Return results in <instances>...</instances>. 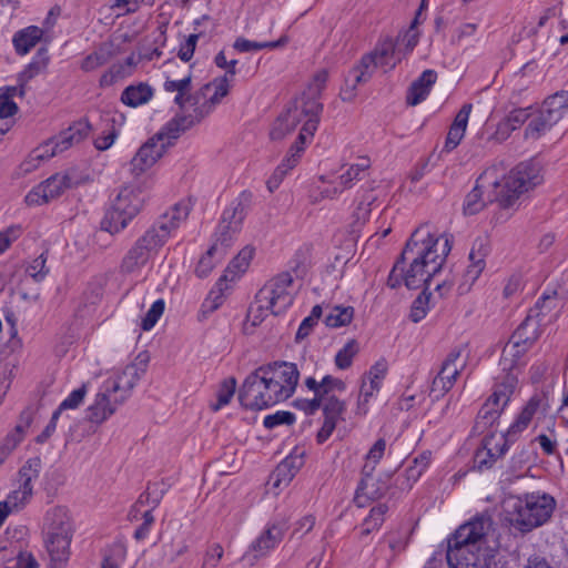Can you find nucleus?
<instances>
[{"mask_svg": "<svg viewBox=\"0 0 568 568\" xmlns=\"http://www.w3.org/2000/svg\"><path fill=\"white\" fill-rule=\"evenodd\" d=\"M453 245V236L432 234L428 225L417 227L408 239L395 262L387 286L397 288L404 284L408 290L428 288L430 280L440 272Z\"/></svg>", "mask_w": 568, "mask_h": 568, "instance_id": "f257e3e1", "label": "nucleus"}, {"mask_svg": "<svg viewBox=\"0 0 568 568\" xmlns=\"http://www.w3.org/2000/svg\"><path fill=\"white\" fill-rule=\"evenodd\" d=\"M189 214L190 206L183 202L174 204L161 214L128 250L120 264L121 272L131 274L141 270L149 262L151 254L166 243L172 232L187 219Z\"/></svg>", "mask_w": 568, "mask_h": 568, "instance_id": "f03ea898", "label": "nucleus"}, {"mask_svg": "<svg viewBox=\"0 0 568 568\" xmlns=\"http://www.w3.org/2000/svg\"><path fill=\"white\" fill-rule=\"evenodd\" d=\"M555 508V498L540 491L527 493L506 503L507 519L520 532H529L545 525Z\"/></svg>", "mask_w": 568, "mask_h": 568, "instance_id": "7ed1b4c3", "label": "nucleus"}, {"mask_svg": "<svg viewBox=\"0 0 568 568\" xmlns=\"http://www.w3.org/2000/svg\"><path fill=\"white\" fill-rule=\"evenodd\" d=\"M490 524L489 518L479 517L459 526L447 540V562L452 568H486L474 550L484 539Z\"/></svg>", "mask_w": 568, "mask_h": 568, "instance_id": "20e7f679", "label": "nucleus"}, {"mask_svg": "<svg viewBox=\"0 0 568 568\" xmlns=\"http://www.w3.org/2000/svg\"><path fill=\"white\" fill-rule=\"evenodd\" d=\"M204 113L197 115H178L169 121L165 126L150 138L144 144L140 146L134 158L131 160V172L133 175L139 176L155 164L165 153L168 145L163 142L164 138L175 140L181 133L185 132L196 123L204 119Z\"/></svg>", "mask_w": 568, "mask_h": 568, "instance_id": "39448f33", "label": "nucleus"}, {"mask_svg": "<svg viewBox=\"0 0 568 568\" xmlns=\"http://www.w3.org/2000/svg\"><path fill=\"white\" fill-rule=\"evenodd\" d=\"M539 405L540 398L532 396L524 406L515 422L498 440H496L494 434L485 436L481 447L476 450L474 456L475 467L479 470L491 468L497 459L507 453L509 444L517 439L518 434L528 427Z\"/></svg>", "mask_w": 568, "mask_h": 568, "instance_id": "423d86ee", "label": "nucleus"}, {"mask_svg": "<svg viewBox=\"0 0 568 568\" xmlns=\"http://www.w3.org/2000/svg\"><path fill=\"white\" fill-rule=\"evenodd\" d=\"M139 375L134 365L126 366L121 375L106 379L97 394L88 412L91 423L101 424L113 415L119 405H122L135 386Z\"/></svg>", "mask_w": 568, "mask_h": 568, "instance_id": "0eeeda50", "label": "nucleus"}, {"mask_svg": "<svg viewBox=\"0 0 568 568\" xmlns=\"http://www.w3.org/2000/svg\"><path fill=\"white\" fill-rule=\"evenodd\" d=\"M145 196L139 187L123 186L111 201L100 222L102 231L111 235L122 232L143 210Z\"/></svg>", "mask_w": 568, "mask_h": 568, "instance_id": "6e6552de", "label": "nucleus"}, {"mask_svg": "<svg viewBox=\"0 0 568 568\" xmlns=\"http://www.w3.org/2000/svg\"><path fill=\"white\" fill-rule=\"evenodd\" d=\"M542 182L540 166L532 162L517 164L501 182L495 180L496 201L503 209L513 207L521 194Z\"/></svg>", "mask_w": 568, "mask_h": 568, "instance_id": "1a4fd4ad", "label": "nucleus"}, {"mask_svg": "<svg viewBox=\"0 0 568 568\" xmlns=\"http://www.w3.org/2000/svg\"><path fill=\"white\" fill-rule=\"evenodd\" d=\"M303 111L310 119L304 122L296 141L292 144L286 156L267 180L266 186L271 193L278 189L285 175L297 165L304 152L305 144L313 138L317 130L323 104L310 101L304 105Z\"/></svg>", "mask_w": 568, "mask_h": 568, "instance_id": "9d476101", "label": "nucleus"}, {"mask_svg": "<svg viewBox=\"0 0 568 568\" xmlns=\"http://www.w3.org/2000/svg\"><path fill=\"white\" fill-rule=\"evenodd\" d=\"M303 111L310 119L304 122L296 141L292 144L286 156L267 180L266 186L271 193L278 189L285 175L297 165L304 152L305 144L313 138L317 130L323 104L310 101L304 105Z\"/></svg>", "mask_w": 568, "mask_h": 568, "instance_id": "9b49d317", "label": "nucleus"}, {"mask_svg": "<svg viewBox=\"0 0 568 568\" xmlns=\"http://www.w3.org/2000/svg\"><path fill=\"white\" fill-rule=\"evenodd\" d=\"M303 111L310 119L304 122L296 141L292 144L286 156L267 180L266 186L271 193L278 189L285 175L297 165L304 152L305 144L313 138L317 130L323 104L310 101L304 105Z\"/></svg>", "mask_w": 568, "mask_h": 568, "instance_id": "f8f14e48", "label": "nucleus"}, {"mask_svg": "<svg viewBox=\"0 0 568 568\" xmlns=\"http://www.w3.org/2000/svg\"><path fill=\"white\" fill-rule=\"evenodd\" d=\"M517 386L518 378L516 374L510 373L498 375L495 378L493 393L483 404L477 414V428L485 429L487 427H491L499 419Z\"/></svg>", "mask_w": 568, "mask_h": 568, "instance_id": "ddd939ff", "label": "nucleus"}, {"mask_svg": "<svg viewBox=\"0 0 568 568\" xmlns=\"http://www.w3.org/2000/svg\"><path fill=\"white\" fill-rule=\"evenodd\" d=\"M252 197L253 195L250 191H243L231 202L230 206L223 211L214 241V243H217L221 256L226 253L235 235L241 231L243 221L251 206Z\"/></svg>", "mask_w": 568, "mask_h": 568, "instance_id": "4468645a", "label": "nucleus"}, {"mask_svg": "<svg viewBox=\"0 0 568 568\" xmlns=\"http://www.w3.org/2000/svg\"><path fill=\"white\" fill-rule=\"evenodd\" d=\"M293 277L288 272H283L271 278L257 293L256 303L258 310L270 311L273 315L284 313L294 301L291 292Z\"/></svg>", "mask_w": 568, "mask_h": 568, "instance_id": "2eb2a0df", "label": "nucleus"}, {"mask_svg": "<svg viewBox=\"0 0 568 568\" xmlns=\"http://www.w3.org/2000/svg\"><path fill=\"white\" fill-rule=\"evenodd\" d=\"M556 292H554L552 295L542 294V296L538 298L535 306L529 310L526 318L513 333L511 336H514L515 339L524 344L526 343L531 347L534 346L542 333L541 327L550 322V320L547 321L546 317L556 307Z\"/></svg>", "mask_w": 568, "mask_h": 568, "instance_id": "dca6fc26", "label": "nucleus"}, {"mask_svg": "<svg viewBox=\"0 0 568 568\" xmlns=\"http://www.w3.org/2000/svg\"><path fill=\"white\" fill-rule=\"evenodd\" d=\"M80 184L74 170L58 172L33 187L26 196L28 205H41L59 197L65 190Z\"/></svg>", "mask_w": 568, "mask_h": 568, "instance_id": "f3484780", "label": "nucleus"}, {"mask_svg": "<svg viewBox=\"0 0 568 568\" xmlns=\"http://www.w3.org/2000/svg\"><path fill=\"white\" fill-rule=\"evenodd\" d=\"M91 130L88 120H80L70 125L67 130L60 132L57 136L50 139L43 145L39 146L34 156L52 158L61 153L74 144L84 140Z\"/></svg>", "mask_w": 568, "mask_h": 568, "instance_id": "a211bd4d", "label": "nucleus"}, {"mask_svg": "<svg viewBox=\"0 0 568 568\" xmlns=\"http://www.w3.org/2000/svg\"><path fill=\"white\" fill-rule=\"evenodd\" d=\"M265 385L258 368L251 373L239 390L240 404L246 409L260 410L270 407Z\"/></svg>", "mask_w": 568, "mask_h": 568, "instance_id": "6ab92c4d", "label": "nucleus"}, {"mask_svg": "<svg viewBox=\"0 0 568 568\" xmlns=\"http://www.w3.org/2000/svg\"><path fill=\"white\" fill-rule=\"evenodd\" d=\"M373 471L374 466L364 465L362 479L354 496V503L359 508L366 507L372 500L382 498L388 489L385 481L373 477Z\"/></svg>", "mask_w": 568, "mask_h": 568, "instance_id": "aec40b11", "label": "nucleus"}, {"mask_svg": "<svg viewBox=\"0 0 568 568\" xmlns=\"http://www.w3.org/2000/svg\"><path fill=\"white\" fill-rule=\"evenodd\" d=\"M72 534L51 532L43 535V542L50 562L48 568H64L70 556Z\"/></svg>", "mask_w": 568, "mask_h": 568, "instance_id": "412c9836", "label": "nucleus"}, {"mask_svg": "<svg viewBox=\"0 0 568 568\" xmlns=\"http://www.w3.org/2000/svg\"><path fill=\"white\" fill-rule=\"evenodd\" d=\"M258 372L272 377L280 386L294 394L298 383L300 372L296 364L288 362H274L258 367Z\"/></svg>", "mask_w": 568, "mask_h": 568, "instance_id": "4be33fe9", "label": "nucleus"}, {"mask_svg": "<svg viewBox=\"0 0 568 568\" xmlns=\"http://www.w3.org/2000/svg\"><path fill=\"white\" fill-rule=\"evenodd\" d=\"M530 348L531 346L528 344H524L520 341L515 339L514 336H510L501 352L499 365L501 366L503 373L500 375L511 373L518 376L519 368L526 364L524 357Z\"/></svg>", "mask_w": 568, "mask_h": 568, "instance_id": "5701e85b", "label": "nucleus"}, {"mask_svg": "<svg viewBox=\"0 0 568 568\" xmlns=\"http://www.w3.org/2000/svg\"><path fill=\"white\" fill-rule=\"evenodd\" d=\"M283 528L278 525L267 527L250 546L247 552L242 557L243 560H248L253 565L254 560L258 557L265 556L273 549L283 538Z\"/></svg>", "mask_w": 568, "mask_h": 568, "instance_id": "b1692460", "label": "nucleus"}, {"mask_svg": "<svg viewBox=\"0 0 568 568\" xmlns=\"http://www.w3.org/2000/svg\"><path fill=\"white\" fill-rule=\"evenodd\" d=\"M374 70L373 57L363 55L359 63L349 70L345 79V89L342 92V99L351 101L355 97L357 85L366 83L372 78Z\"/></svg>", "mask_w": 568, "mask_h": 568, "instance_id": "393cba45", "label": "nucleus"}, {"mask_svg": "<svg viewBox=\"0 0 568 568\" xmlns=\"http://www.w3.org/2000/svg\"><path fill=\"white\" fill-rule=\"evenodd\" d=\"M310 101H315L320 103L315 99H307L303 105H305ZM304 106H302V111L298 112L297 106L294 108H287L285 112L278 115L276 119L271 132L270 136L272 140H282L286 134L291 133L296 125L300 123L301 119L300 116L303 114L306 119V121L310 119L308 115H306L303 111Z\"/></svg>", "mask_w": 568, "mask_h": 568, "instance_id": "a878e982", "label": "nucleus"}, {"mask_svg": "<svg viewBox=\"0 0 568 568\" xmlns=\"http://www.w3.org/2000/svg\"><path fill=\"white\" fill-rule=\"evenodd\" d=\"M73 534L69 510L63 506L50 508L43 518L42 534Z\"/></svg>", "mask_w": 568, "mask_h": 568, "instance_id": "bb28decb", "label": "nucleus"}, {"mask_svg": "<svg viewBox=\"0 0 568 568\" xmlns=\"http://www.w3.org/2000/svg\"><path fill=\"white\" fill-rule=\"evenodd\" d=\"M437 80L436 71L427 69L412 82L407 90L406 102L408 105L415 106L423 102L429 94L432 87Z\"/></svg>", "mask_w": 568, "mask_h": 568, "instance_id": "cd10ccee", "label": "nucleus"}, {"mask_svg": "<svg viewBox=\"0 0 568 568\" xmlns=\"http://www.w3.org/2000/svg\"><path fill=\"white\" fill-rule=\"evenodd\" d=\"M471 108L473 105L467 103L458 111L449 128L443 151L450 152L458 146L465 135Z\"/></svg>", "mask_w": 568, "mask_h": 568, "instance_id": "c85d7f7f", "label": "nucleus"}, {"mask_svg": "<svg viewBox=\"0 0 568 568\" xmlns=\"http://www.w3.org/2000/svg\"><path fill=\"white\" fill-rule=\"evenodd\" d=\"M43 30L37 26H29L17 31L12 38V44L18 55H26L42 39Z\"/></svg>", "mask_w": 568, "mask_h": 568, "instance_id": "c756f323", "label": "nucleus"}, {"mask_svg": "<svg viewBox=\"0 0 568 568\" xmlns=\"http://www.w3.org/2000/svg\"><path fill=\"white\" fill-rule=\"evenodd\" d=\"M366 55L373 57L375 69L382 67L386 70H393L402 60V57L397 53L396 44L392 40L382 42L373 52Z\"/></svg>", "mask_w": 568, "mask_h": 568, "instance_id": "7c9ffc66", "label": "nucleus"}, {"mask_svg": "<svg viewBox=\"0 0 568 568\" xmlns=\"http://www.w3.org/2000/svg\"><path fill=\"white\" fill-rule=\"evenodd\" d=\"M153 89L144 82L131 84L121 93V102L131 108H138L148 103L153 98Z\"/></svg>", "mask_w": 568, "mask_h": 568, "instance_id": "2f4dec72", "label": "nucleus"}, {"mask_svg": "<svg viewBox=\"0 0 568 568\" xmlns=\"http://www.w3.org/2000/svg\"><path fill=\"white\" fill-rule=\"evenodd\" d=\"M49 61L50 57L48 49L45 47L39 48L32 61L28 63L21 72L18 73L17 82L28 84L32 79L47 70Z\"/></svg>", "mask_w": 568, "mask_h": 568, "instance_id": "473e14b6", "label": "nucleus"}, {"mask_svg": "<svg viewBox=\"0 0 568 568\" xmlns=\"http://www.w3.org/2000/svg\"><path fill=\"white\" fill-rule=\"evenodd\" d=\"M305 386L312 392H318L324 398L335 396L334 392H344L346 384L332 375H325L321 382L310 376L304 381Z\"/></svg>", "mask_w": 568, "mask_h": 568, "instance_id": "72a5a7b5", "label": "nucleus"}, {"mask_svg": "<svg viewBox=\"0 0 568 568\" xmlns=\"http://www.w3.org/2000/svg\"><path fill=\"white\" fill-rule=\"evenodd\" d=\"M41 469V459L39 457L30 458L19 470V483L22 488V499H28L32 495V480L39 477Z\"/></svg>", "mask_w": 568, "mask_h": 568, "instance_id": "f704fd0d", "label": "nucleus"}, {"mask_svg": "<svg viewBox=\"0 0 568 568\" xmlns=\"http://www.w3.org/2000/svg\"><path fill=\"white\" fill-rule=\"evenodd\" d=\"M254 255V248L245 246L240 253L230 262L224 274L220 278H224L225 282L234 281L237 276L243 274Z\"/></svg>", "mask_w": 568, "mask_h": 568, "instance_id": "c9c22d12", "label": "nucleus"}, {"mask_svg": "<svg viewBox=\"0 0 568 568\" xmlns=\"http://www.w3.org/2000/svg\"><path fill=\"white\" fill-rule=\"evenodd\" d=\"M462 349L456 347L452 349L444 359L439 373L446 378L447 384L454 386L460 372L465 366V362L460 361Z\"/></svg>", "mask_w": 568, "mask_h": 568, "instance_id": "e433bc0d", "label": "nucleus"}, {"mask_svg": "<svg viewBox=\"0 0 568 568\" xmlns=\"http://www.w3.org/2000/svg\"><path fill=\"white\" fill-rule=\"evenodd\" d=\"M557 122L556 116H551L541 109L539 113L527 124L525 129V136L536 140L549 131Z\"/></svg>", "mask_w": 568, "mask_h": 568, "instance_id": "4c0bfd02", "label": "nucleus"}, {"mask_svg": "<svg viewBox=\"0 0 568 568\" xmlns=\"http://www.w3.org/2000/svg\"><path fill=\"white\" fill-rule=\"evenodd\" d=\"M489 171H485L476 181V185L474 189L466 195L465 202H464V213L466 215H474L480 212L484 206L485 202L483 200V190L479 185L480 181H484L488 178Z\"/></svg>", "mask_w": 568, "mask_h": 568, "instance_id": "58836bf2", "label": "nucleus"}, {"mask_svg": "<svg viewBox=\"0 0 568 568\" xmlns=\"http://www.w3.org/2000/svg\"><path fill=\"white\" fill-rule=\"evenodd\" d=\"M324 422L337 425L339 420H344L343 415L346 413V403L336 396L326 397L322 405Z\"/></svg>", "mask_w": 568, "mask_h": 568, "instance_id": "ea45409f", "label": "nucleus"}, {"mask_svg": "<svg viewBox=\"0 0 568 568\" xmlns=\"http://www.w3.org/2000/svg\"><path fill=\"white\" fill-rule=\"evenodd\" d=\"M541 109L551 116H556V120L559 121L562 118L564 111L568 109V91H559L548 97L544 101Z\"/></svg>", "mask_w": 568, "mask_h": 568, "instance_id": "a19ab883", "label": "nucleus"}, {"mask_svg": "<svg viewBox=\"0 0 568 568\" xmlns=\"http://www.w3.org/2000/svg\"><path fill=\"white\" fill-rule=\"evenodd\" d=\"M387 511L388 506L384 503H379L376 506H374L362 524L361 535L367 536L373 530L378 529L383 525Z\"/></svg>", "mask_w": 568, "mask_h": 568, "instance_id": "79ce46f5", "label": "nucleus"}, {"mask_svg": "<svg viewBox=\"0 0 568 568\" xmlns=\"http://www.w3.org/2000/svg\"><path fill=\"white\" fill-rule=\"evenodd\" d=\"M354 317V308L352 306H334L325 316V324L328 327L337 328L348 325Z\"/></svg>", "mask_w": 568, "mask_h": 568, "instance_id": "37998d69", "label": "nucleus"}, {"mask_svg": "<svg viewBox=\"0 0 568 568\" xmlns=\"http://www.w3.org/2000/svg\"><path fill=\"white\" fill-rule=\"evenodd\" d=\"M229 288L224 278H219L215 287L210 291L207 297L202 304V312L204 314L216 311L224 302V292Z\"/></svg>", "mask_w": 568, "mask_h": 568, "instance_id": "c03bdc74", "label": "nucleus"}, {"mask_svg": "<svg viewBox=\"0 0 568 568\" xmlns=\"http://www.w3.org/2000/svg\"><path fill=\"white\" fill-rule=\"evenodd\" d=\"M369 165L371 161L368 158H359L356 163L352 164L347 171L339 176L343 189H349L353 186L354 181L362 180Z\"/></svg>", "mask_w": 568, "mask_h": 568, "instance_id": "a18cd8bd", "label": "nucleus"}, {"mask_svg": "<svg viewBox=\"0 0 568 568\" xmlns=\"http://www.w3.org/2000/svg\"><path fill=\"white\" fill-rule=\"evenodd\" d=\"M263 383L265 385L266 397L268 398L270 406H273L280 402L286 400L293 394L290 393L285 387L280 386L276 381L272 377L266 376L264 373L258 372Z\"/></svg>", "mask_w": 568, "mask_h": 568, "instance_id": "49530a36", "label": "nucleus"}, {"mask_svg": "<svg viewBox=\"0 0 568 568\" xmlns=\"http://www.w3.org/2000/svg\"><path fill=\"white\" fill-rule=\"evenodd\" d=\"M229 79L227 75L222 77L217 84L215 85L214 94L201 105V108H194L193 113L190 115H197L199 113H204V118L210 113L212 105L220 102L222 98H224L229 93Z\"/></svg>", "mask_w": 568, "mask_h": 568, "instance_id": "de8ad7c7", "label": "nucleus"}, {"mask_svg": "<svg viewBox=\"0 0 568 568\" xmlns=\"http://www.w3.org/2000/svg\"><path fill=\"white\" fill-rule=\"evenodd\" d=\"M132 74L133 72L124 63H114L101 75L99 84L101 88H108Z\"/></svg>", "mask_w": 568, "mask_h": 568, "instance_id": "09e8293b", "label": "nucleus"}, {"mask_svg": "<svg viewBox=\"0 0 568 568\" xmlns=\"http://www.w3.org/2000/svg\"><path fill=\"white\" fill-rule=\"evenodd\" d=\"M359 352L358 343L355 339L348 341L335 355V365L338 369H347L352 366L353 359Z\"/></svg>", "mask_w": 568, "mask_h": 568, "instance_id": "8fccbe9b", "label": "nucleus"}, {"mask_svg": "<svg viewBox=\"0 0 568 568\" xmlns=\"http://www.w3.org/2000/svg\"><path fill=\"white\" fill-rule=\"evenodd\" d=\"M426 291L427 290L424 288L412 303L409 318L414 323L420 322L428 313L430 293Z\"/></svg>", "mask_w": 568, "mask_h": 568, "instance_id": "3c124183", "label": "nucleus"}, {"mask_svg": "<svg viewBox=\"0 0 568 568\" xmlns=\"http://www.w3.org/2000/svg\"><path fill=\"white\" fill-rule=\"evenodd\" d=\"M111 52L104 48H100L99 50L87 55L81 62V70L84 72H91L105 63L111 59Z\"/></svg>", "mask_w": 568, "mask_h": 568, "instance_id": "603ef678", "label": "nucleus"}, {"mask_svg": "<svg viewBox=\"0 0 568 568\" xmlns=\"http://www.w3.org/2000/svg\"><path fill=\"white\" fill-rule=\"evenodd\" d=\"M284 43L283 39H280L277 41H270V42H257V41H251L245 38H237L234 41L233 48L237 50L239 52H251V51H258L266 48H277Z\"/></svg>", "mask_w": 568, "mask_h": 568, "instance_id": "864d4df0", "label": "nucleus"}, {"mask_svg": "<svg viewBox=\"0 0 568 568\" xmlns=\"http://www.w3.org/2000/svg\"><path fill=\"white\" fill-rule=\"evenodd\" d=\"M236 389V379L234 377L226 378L222 382L219 390H217V402L216 404L212 405L211 408L213 410H219L223 406L227 405Z\"/></svg>", "mask_w": 568, "mask_h": 568, "instance_id": "5fc2aeb1", "label": "nucleus"}, {"mask_svg": "<svg viewBox=\"0 0 568 568\" xmlns=\"http://www.w3.org/2000/svg\"><path fill=\"white\" fill-rule=\"evenodd\" d=\"M210 90L211 84H205L194 94H191L190 92H178L174 98V102L180 108H184L186 104L197 108L196 105L200 103L201 99H204Z\"/></svg>", "mask_w": 568, "mask_h": 568, "instance_id": "6e6d98bb", "label": "nucleus"}, {"mask_svg": "<svg viewBox=\"0 0 568 568\" xmlns=\"http://www.w3.org/2000/svg\"><path fill=\"white\" fill-rule=\"evenodd\" d=\"M214 254H220L217 243H213L206 253L200 258L195 267V274L200 278L206 277L213 270L214 263L212 258Z\"/></svg>", "mask_w": 568, "mask_h": 568, "instance_id": "4d7b16f0", "label": "nucleus"}, {"mask_svg": "<svg viewBox=\"0 0 568 568\" xmlns=\"http://www.w3.org/2000/svg\"><path fill=\"white\" fill-rule=\"evenodd\" d=\"M164 301L163 300H156L150 307V310L146 312L145 316L142 318L141 322V328L143 331H150L154 327L159 318L162 316L164 312Z\"/></svg>", "mask_w": 568, "mask_h": 568, "instance_id": "13d9d810", "label": "nucleus"}, {"mask_svg": "<svg viewBox=\"0 0 568 568\" xmlns=\"http://www.w3.org/2000/svg\"><path fill=\"white\" fill-rule=\"evenodd\" d=\"M485 261H470L467 270L464 274V283L459 286L460 291H467L475 283V281L479 277L481 272L485 268Z\"/></svg>", "mask_w": 568, "mask_h": 568, "instance_id": "bf43d9fd", "label": "nucleus"}, {"mask_svg": "<svg viewBox=\"0 0 568 568\" xmlns=\"http://www.w3.org/2000/svg\"><path fill=\"white\" fill-rule=\"evenodd\" d=\"M47 257L44 253L36 257L26 268V273L31 276L36 282L42 281L49 270L45 267Z\"/></svg>", "mask_w": 568, "mask_h": 568, "instance_id": "052dcab7", "label": "nucleus"}, {"mask_svg": "<svg viewBox=\"0 0 568 568\" xmlns=\"http://www.w3.org/2000/svg\"><path fill=\"white\" fill-rule=\"evenodd\" d=\"M295 422V415L287 410H278L275 414L265 416L263 425L273 429L278 425H292Z\"/></svg>", "mask_w": 568, "mask_h": 568, "instance_id": "680f3d73", "label": "nucleus"}, {"mask_svg": "<svg viewBox=\"0 0 568 568\" xmlns=\"http://www.w3.org/2000/svg\"><path fill=\"white\" fill-rule=\"evenodd\" d=\"M387 373V363L385 361H378L376 362L367 373L369 382H371V388L373 389H379L381 388V382L385 378Z\"/></svg>", "mask_w": 568, "mask_h": 568, "instance_id": "e2e57ef3", "label": "nucleus"}, {"mask_svg": "<svg viewBox=\"0 0 568 568\" xmlns=\"http://www.w3.org/2000/svg\"><path fill=\"white\" fill-rule=\"evenodd\" d=\"M87 385L72 390L70 395L60 404V409H75L80 406L87 395Z\"/></svg>", "mask_w": 568, "mask_h": 568, "instance_id": "0e129e2a", "label": "nucleus"}, {"mask_svg": "<svg viewBox=\"0 0 568 568\" xmlns=\"http://www.w3.org/2000/svg\"><path fill=\"white\" fill-rule=\"evenodd\" d=\"M156 488H158V484H154L153 486H149L146 491H144L143 494L140 495L138 504H141V505L145 504V503L151 504L152 510L154 508H156L163 497V494H164L163 489L158 490Z\"/></svg>", "mask_w": 568, "mask_h": 568, "instance_id": "69168bd1", "label": "nucleus"}, {"mask_svg": "<svg viewBox=\"0 0 568 568\" xmlns=\"http://www.w3.org/2000/svg\"><path fill=\"white\" fill-rule=\"evenodd\" d=\"M199 34H190L185 41L183 43H181L180 45V49H179V52H178V57L184 61V62H189L193 54H194V50H195V47H196V43H197V40H199Z\"/></svg>", "mask_w": 568, "mask_h": 568, "instance_id": "338daca9", "label": "nucleus"}, {"mask_svg": "<svg viewBox=\"0 0 568 568\" xmlns=\"http://www.w3.org/2000/svg\"><path fill=\"white\" fill-rule=\"evenodd\" d=\"M446 382V378L438 372L433 379L429 393L434 399H440L448 390L452 389L453 386Z\"/></svg>", "mask_w": 568, "mask_h": 568, "instance_id": "774afa93", "label": "nucleus"}]
</instances>
